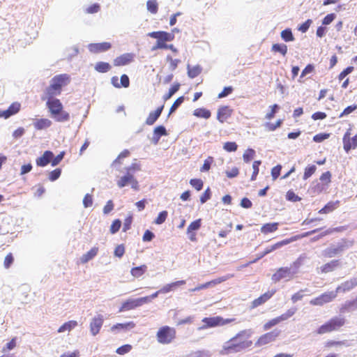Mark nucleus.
Here are the masks:
<instances>
[{
    "instance_id": "obj_1",
    "label": "nucleus",
    "mask_w": 357,
    "mask_h": 357,
    "mask_svg": "<svg viewBox=\"0 0 357 357\" xmlns=\"http://www.w3.org/2000/svg\"><path fill=\"white\" fill-rule=\"evenodd\" d=\"M252 335L251 330H243L238 333L234 337L224 343L222 347V354H229L231 353L241 352L245 349V344H235V342L238 341L243 337H249Z\"/></svg>"
},
{
    "instance_id": "obj_2",
    "label": "nucleus",
    "mask_w": 357,
    "mask_h": 357,
    "mask_svg": "<svg viewBox=\"0 0 357 357\" xmlns=\"http://www.w3.org/2000/svg\"><path fill=\"white\" fill-rule=\"evenodd\" d=\"M353 241L341 239L335 244L331 245L329 247L323 250L322 255L325 257L332 258L337 255H341L346 250L350 248L353 245Z\"/></svg>"
},
{
    "instance_id": "obj_3",
    "label": "nucleus",
    "mask_w": 357,
    "mask_h": 357,
    "mask_svg": "<svg viewBox=\"0 0 357 357\" xmlns=\"http://www.w3.org/2000/svg\"><path fill=\"white\" fill-rule=\"evenodd\" d=\"M345 322L346 319L344 317L341 316H335L319 326L317 330V333L323 335L334 331H337L345 324Z\"/></svg>"
},
{
    "instance_id": "obj_4",
    "label": "nucleus",
    "mask_w": 357,
    "mask_h": 357,
    "mask_svg": "<svg viewBox=\"0 0 357 357\" xmlns=\"http://www.w3.org/2000/svg\"><path fill=\"white\" fill-rule=\"evenodd\" d=\"M176 337V330L168 326L159 328L156 334V338L162 344H170Z\"/></svg>"
},
{
    "instance_id": "obj_5",
    "label": "nucleus",
    "mask_w": 357,
    "mask_h": 357,
    "mask_svg": "<svg viewBox=\"0 0 357 357\" xmlns=\"http://www.w3.org/2000/svg\"><path fill=\"white\" fill-rule=\"evenodd\" d=\"M147 36L157 39L158 47H160V49H167L166 42H170L174 38V34L163 31L150 32Z\"/></svg>"
},
{
    "instance_id": "obj_6",
    "label": "nucleus",
    "mask_w": 357,
    "mask_h": 357,
    "mask_svg": "<svg viewBox=\"0 0 357 357\" xmlns=\"http://www.w3.org/2000/svg\"><path fill=\"white\" fill-rule=\"evenodd\" d=\"M234 319H223L221 317H205L202 321L205 324L204 326L199 328V330L204 329L207 327H215L218 326H224L234 321Z\"/></svg>"
},
{
    "instance_id": "obj_7",
    "label": "nucleus",
    "mask_w": 357,
    "mask_h": 357,
    "mask_svg": "<svg viewBox=\"0 0 357 357\" xmlns=\"http://www.w3.org/2000/svg\"><path fill=\"white\" fill-rule=\"evenodd\" d=\"M337 297V294L335 291L325 292L319 296L312 299L310 303L312 305L321 306L326 303L331 302Z\"/></svg>"
},
{
    "instance_id": "obj_8",
    "label": "nucleus",
    "mask_w": 357,
    "mask_h": 357,
    "mask_svg": "<svg viewBox=\"0 0 357 357\" xmlns=\"http://www.w3.org/2000/svg\"><path fill=\"white\" fill-rule=\"evenodd\" d=\"M70 77L68 74H60L54 76L50 80L52 87L56 88L59 91L61 92V88L70 83Z\"/></svg>"
},
{
    "instance_id": "obj_9",
    "label": "nucleus",
    "mask_w": 357,
    "mask_h": 357,
    "mask_svg": "<svg viewBox=\"0 0 357 357\" xmlns=\"http://www.w3.org/2000/svg\"><path fill=\"white\" fill-rule=\"evenodd\" d=\"M298 237L297 236H295V237H293V238H289V239H284L283 241H281L280 242H278L276 243H275L274 245H271V246H268L267 248H266V249L264 250V251L260 254L258 255V257L257 258L253 261V262H255L257 260L259 259H261L262 257H264V256H266V255L269 254L270 252L281 248L282 246L283 245H286L289 243H290L291 242L294 241V240L297 239Z\"/></svg>"
},
{
    "instance_id": "obj_10",
    "label": "nucleus",
    "mask_w": 357,
    "mask_h": 357,
    "mask_svg": "<svg viewBox=\"0 0 357 357\" xmlns=\"http://www.w3.org/2000/svg\"><path fill=\"white\" fill-rule=\"evenodd\" d=\"M104 322L102 314H98L94 316L90 322L89 328L92 335L96 336L100 332Z\"/></svg>"
},
{
    "instance_id": "obj_11",
    "label": "nucleus",
    "mask_w": 357,
    "mask_h": 357,
    "mask_svg": "<svg viewBox=\"0 0 357 357\" xmlns=\"http://www.w3.org/2000/svg\"><path fill=\"white\" fill-rule=\"evenodd\" d=\"M146 298H130L123 303L119 311L124 312L128 311L136 307H140L144 304Z\"/></svg>"
},
{
    "instance_id": "obj_12",
    "label": "nucleus",
    "mask_w": 357,
    "mask_h": 357,
    "mask_svg": "<svg viewBox=\"0 0 357 357\" xmlns=\"http://www.w3.org/2000/svg\"><path fill=\"white\" fill-rule=\"evenodd\" d=\"M357 286V275H354L351 279L342 282L335 289V292L345 293L354 289Z\"/></svg>"
},
{
    "instance_id": "obj_13",
    "label": "nucleus",
    "mask_w": 357,
    "mask_h": 357,
    "mask_svg": "<svg viewBox=\"0 0 357 357\" xmlns=\"http://www.w3.org/2000/svg\"><path fill=\"white\" fill-rule=\"evenodd\" d=\"M294 275L289 267H281L272 275L271 279L274 282H277L284 278H292Z\"/></svg>"
},
{
    "instance_id": "obj_14",
    "label": "nucleus",
    "mask_w": 357,
    "mask_h": 357,
    "mask_svg": "<svg viewBox=\"0 0 357 357\" xmlns=\"http://www.w3.org/2000/svg\"><path fill=\"white\" fill-rule=\"evenodd\" d=\"M46 106L49 109L51 116L58 114V112H61V109H63L61 102L57 98L47 100L46 102Z\"/></svg>"
},
{
    "instance_id": "obj_15",
    "label": "nucleus",
    "mask_w": 357,
    "mask_h": 357,
    "mask_svg": "<svg viewBox=\"0 0 357 357\" xmlns=\"http://www.w3.org/2000/svg\"><path fill=\"white\" fill-rule=\"evenodd\" d=\"M111 47V43L103 42L100 43H91L89 45L88 49L91 52L99 53L109 50Z\"/></svg>"
},
{
    "instance_id": "obj_16",
    "label": "nucleus",
    "mask_w": 357,
    "mask_h": 357,
    "mask_svg": "<svg viewBox=\"0 0 357 357\" xmlns=\"http://www.w3.org/2000/svg\"><path fill=\"white\" fill-rule=\"evenodd\" d=\"M279 333L276 331H272L270 333H267L263 335H261L257 342L255 343L257 346H261L266 344L269 342H271L275 340V338L278 337Z\"/></svg>"
},
{
    "instance_id": "obj_17",
    "label": "nucleus",
    "mask_w": 357,
    "mask_h": 357,
    "mask_svg": "<svg viewBox=\"0 0 357 357\" xmlns=\"http://www.w3.org/2000/svg\"><path fill=\"white\" fill-rule=\"evenodd\" d=\"M54 157V153L51 151H45L43 154L36 159V165L39 167H45Z\"/></svg>"
},
{
    "instance_id": "obj_18",
    "label": "nucleus",
    "mask_w": 357,
    "mask_h": 357,
    "mask_svg": "<svg viewBox=\"0 0 357 357\" xmlns=\"http://www.w3.org/2000/svg\"><path fill=\"white\" fill-rule=\"evenodd\" d=\"M232 113V109L229 108L228 106H222L220 107L218 109L217 113V119L220 123H224L229 117L231 116Z\"/></svg>"
},
{
    "instance_id": "obj_19",
    "label": "nucleus",
    "mask_w": 357,
    "mask_h": 357,
    "mask_svg": "<svg viewBox=\"0 0 357 357\" xmlns=\"http://www.w3.org/2000/svg\"><path fill=\"white\" fill-rule=\"evenodd\" d=\"M275 291H268L260 296L259 298L255 299L251 304V308H255L263 303H264L266 301H267L268 299H270L273 294H275Z\"/></svg>"
},
{
    "instance_id": "obj_20",
    "label": "nucleus",
    "mask_w": 357,
    "mask_h": 357,
    "mask_svg": "<svg viewBox=\"0 0 357 357\" xmlns=\"http://www.w3.org/2000/svg\"><path fill=\"white\" fill-rule=\"evenodd\" d=\"M163 109L164 105H162L158 107L155 111L150 112L147 119H146V124L148 126L153 125L158 119L160 116Z\"/></svg>"
},
{
    "instance_id": "obj_21",
    "label": "nucleus",
    "mask_w": 357,
    "mask_h": 357,
    "mask_svg": "<svg viewBox=\"0 0 357 357\" xmlns=\"http://www.w3.org/2000/svg\"><path fill=\"white\" fill-rule=\"evenodd\" d=\"M133 59V55L130 53L123 54L114 60V64L116 66H126L130 63Z\"/></svg>"
},
{
    "instance_id": "obj_22",
    "label": "nucleus",
    "mask_w": 357,
    "mask_h": 357,
    "mask_svg": "<svg viewBox=\"0 0 357 357\" xmlns=\"http://www.w3.org/2000/svg\"><path fill=\"white\" fill-rule=\"evenodd\" d=\"M33 125L36 130H41L50 127L52 121L48 119H36L33 120Z\"/></svg>"
},
{
    "instance_id": "obj_23",
    "label": "nucleus",
    "mask_w": 357,
    "mask_h": 357,
    "mask_svg": "<svg viewBox=\"0 0 357 357\" xmlns=\"http://www.w3.org/2000/svg\"><path fill=\"white\" fill-rule=\"evenodd\" d=\"M185 284V280H178L176 282H174L169 284H167L160 289V291L163 294H167L172 291H174L176 288L181 285H183Z\"/></svg>"
},
{
    "instance_id": "obj_24",
    "label": "nucleus",
    "mask_w": 357,
    "mask_h": 357,
    "mask_svg": "<svg viewBox=\"0 0 357 357\" xmlns=\"http://www.w3.org/2000/svg\"><path fill=\"white\" fill-rule=\"evenodd\" d=\"M344 149L348 153L351 149H354L357 146V134L349 139H343Z\"/></svg>"
},
{
    "instance_id": "obj_25",
    "label": "nucleus",
    "mask_w": 357,
    "mask_h": 357,
    "mask_svg": "<svg viewBox=\"0 0 357 357\" xmlns=\"http://www.w3.org/2000/svg\"><path fill=\"white\" fill-rule=\"evenodd\" d=\"M134 178V175L132 173H126L122 176L116 182L117 186L120 188H124L126 185H130L131 181Z\"/></svg>"
},
{
    "instance_id": "obj_26",
    "label": "nucleus",
    "mask_w": 357,
    "mask_h": 357,
    "mask_svg": "<svg viewBox=\"0 0 357 357\" xmlns=\"http://www.w3.org/2000/svg\"><path fill=\"white\" fill-rule=\"evenodd\" d=\"M307 256L305 255H301L298 258L294 261L291 266L289 267L291 269V271L294 275L298 273V270L299 268L303 264L304 261L307 259Z\"/></svg>"
},
{
    "instance_id": "obj_27",
    "label": "nucleus",
    "mask_w": 357,
    "mask_h": 357,
    "mask_svg": "<svg viewBox=\"0 0 357 357\" xmlns=\"http://www.w3.org/2000/svg\"><path fill=\"white\" fill-rule=\"evenodd\" d=\"M61 94V92L59 91L56 88L52 87V84H50V86L45 89V97L43 98V100H51V99H56L55 96Z\"/></svg>"
},
{
    "instance_id": "obj_28",
    "label": "nucleus",
    "mask_w": 357,
    "mask_h": 357,
    "mask_svg": "<svg viewBox=\"0 0 357 357\" xmlns=\"http://www.w3.org/2000/svg\"><path fill=\"white\" fill-rule=\"evenodd\" d=\"M51 117L52 119H54L55 120V121H56V122L64 123V122H67L70 120V116L68 112L63 110V109H61V112H58V114L53 115Z\"/></svg>"
},
{
    "instance_id": "obj_29",
    "label": "nucleus",
    "mask_w": 357,
    "mask_h": 357,
    "mask_svg": "<svg viewBox=\"0 0 357 357\" xmlns=\"http://www.w3.org/2000/svg\"><path fill=\"white\" fill-rule=\"evenodd\" d=\"M339 266L338 260H332L331 261L326 263L324 266H321V273H329L333 271Z\"/></svg>"
},
{
    "instance_id": "obj_30",
    "label": "nucleus",
    "mask_w": 357,
    "mask_h": 357,
    "mask_svg": "<svg viewBox=\"0 0 357 357\" xmlns=\"http://www.w3.org/2000/svg\"><path fill=\"white\" fill-rule=\"evenodd\" d=\"M357 308V297L352 301H346L341 307L342 312H349Z\"/></svg>"
},
{
    "instance_id": "obj_31",
    "label": "nucleus",
    "mask_w": 357,
    "mask_h": 357,
    "mask_svg": "<svg viewBox=\"0 0 357 357\" xmlns=\"http://www.w3.org/2000/svg\"><path fill=\"white\" fill-rule=\"evenodd\" d=\"M98 249L97 248H93L86 254L83 255L80 258L82 263L85 264L92 259L98 253Z\"/></svg>"
},
{
    "instance_id": "obj_32",
    "label": "nucleus",
    "mask_w": 357,
    "mask_h": 357,
    "mask_svg": "<svg viewBox=\"0 0 357 357\" xmlns=\"http://www.w3.org/2000/svg\"><path fill=\"white\" fill-rule=\"evenodd\" d=\"M77 326L76 321L72 320L64 323L58 329V333H63L65 331H70Z\"/></svg>"
},
{
    "instance_id": "obj_33",
    "label": "nucleus",
    "mask_w": 357,
    "mask_h": 357,
    "mask_svg": "<svg viewBox=\"0 0 357 357\" xmlns=\"http://www.w3.org/2000/svg\"><path fill=\"white\" fill-rule=\"evenodd\" d=\"M340 202L335 201V202H329L327 203L324 208H322L321 210H319V213H328L331 211H333L334 209L337 208L339 206Z\"/></svg>"
},
{
    "instance_id": "obj_34",
    "label": "nucleus",
    "mask_w": 357,
    "mask_h": 357,
    "mask_svg": "<svg viewBox=\"0 0 357 357\" xmlns=\"http://www.w3.org/2000/svg\"><path fill=\"white\" fill-rule=\"evenodd\" d=\"M147 270V266L146 265H142L139 266L134 267L131 269L130 273L134 278H139L141 277Z\"/></svg>"
},
{
    "instance_id": "obj_35",
    "label": "nucleus",
    "mask_w": 357,
    "mask_h": 357,
    "mask_svg": "<svg viewBox=\"0 0 357 357\" xmlns=\"http://www.w3.org/2000/svg\"><path fill=\"white\" fill-rule=\"evenodd\" d=\"M278 222L266 223L261 227V231L263 234H266L276 231L278 229Z\"/></svg>"
},
{
    "instance_id": "obj_36",
    "label": "nucleus",
    "mask_w": 357,
    "mask_h": 357,
    "mask_svg": "<svg viewBox=\"0 0 357 357\" xmlns=\"http://www.w3.org/2000/svg\"><path fill=\"white\" fill-rule=\"evenodd\" d=\"M193 115H195L197 117L208 119L211 117V114L208 109H206L205 108H198L194 111Z\"/></svg>"
},
{
    "instance_id": "obj_37",
    "label": "nucleus",
    "mask_w": 357,
    "mask_h": 357,
    "mask_svg": "<svg viewBox=\"0 0 357 357\" xmlns=\"http://www.w3.org/2000/svg\"><path fill=\"white\" fill-rule=\"evenodd\" d=\"M187 69L188 75L192 79L197 77L202 72V68L199 65L193 66L192 68H191L190 65H188Z\"/></svg>"
},
{
    "instance_id": "obj_38",
    "label": "nucleus",
    "mask_w": 357,
    "mask_h": 357,
    "mask_svg": "<svg viewBox=\"0 0 357 357\" xmlns=\"http://www.w3.org/2000/svg\"><path fill=\"white\" fill-rule=\"evenodd\" d=\"M280 36L282 39L285 42L294 41L295 39L292 31L289 28H287L284 30L282 31Z\"/></svg>"
},
{
    "instance_id": "obj_39",
    "label": "nucleus",
    "mask_w": 357,
    "mask_h": 357,
    "mask_svg": "<svg viewBox=\"0 0 357 357\" xmlns=\"http://www.w3.org/2000/svg\"><path fill=\"white\" fill-rule=\"evenodd\" d=\"M111 69V66L109 63L100 61L95 66V70L99 73H107Z\"/></svg>"
},
{
    "instance_id": "obj_40",
    "label": "nucleus",
    "mask_w": 357,
    "mask_h": 357,
    "mask_svg": "<svg viewBox=\"0 0 357 357\" xmlns=\"http://www.w3.org/2000/svg\"><path fill=\"white\" fill-rule=\"evenodd\" d=\"M287 46L285 44L275 43L272 45L271 50L275 52H279L283 56L287 53Z\"/></svg>"
},
{
    "instance_id": "obj_41",
    "label": "nucleus",
    "mask_w": 357,
    "mask_h": 357,
    "mask_svg": "<svg viewBox=\"0 0 357 357\" xmlns=\"http://www.w3.org/2000/svg\"><path fill=\"white\" fill-rule=\"evenodd\" d=\"M134 327V324L132 322H129L126 324H117L112 326L111 331H116L119 330L126 331L128 328H132Z\"/></svg>"
},
{
    "instance_id": "obj_42",
    "label": "nucleus",
    "mask_w": 357,
    "mask_h": 357,
    "mask_svg": "<svg viewBox=\"0 0 357 357\" xmlns=\"http://www.w3.org/2000/svg\"><path fill=\"white\" fill-rule=\"evenodd\" d=\"M147 10L152 14H155L158 10V4L156 0H148L146 2Z\"/></svg>"
},
{
    "instance_id": "obj_43",
    "label": "nucleus",
    "mask_w": 357,
    "mask_h": 357,
    "mask_svg": "<svg viewBox=\"0 0 357 357\" xmlns=\"http://www.w3.org/2000/svg\"><path fill=\"white\" fill-rule=\"evenodd\" d=\"M202 225V220L197 219L193 222H192L190 225L188 227L187 233H190L191 231L194 232L199 229Z\"/></svg>"
},
{
    "instance_id": "obj_44",
    "label": "nucleus",
    "mask_w": 357,
    "mask_h": 357,
    "mask_svg": "<svg viewBox=\"0 0 357 357\" xmlns=\"http://www.w3.org/2000/svg\"><path fill=\"white\" fill-rule=\"evenodd\" d=\"M180 88V84L176 83L172 86L169 89V91L167 94L163 96L165 100H167L169 99L174 93H176Z\"/></svg>"
},
{
    "instance_id": "obj_45",
    "label": "nucleus",
    "mask_w": 357,
    "mask_h": 357,
    "mask_svg": "<svg viewBox=\"0 0 357 357\" xmlns=\"http://www.w3.org/2000/svg\"><path fill=\"white\" fill-rule=\"evenodd\" d=\"M308 291H309V290L307 289H301L300 291H298V292L295 293L294 294H293L291 296V301L294 303H295L297 301L302 300V298L304 296V293L308 292Z\"/></svg>"
},
{
    "instance_id": "obj_46",
    "label": "nucleus",
    "mask_w": 357,
    "mask_h": 357,
    "mask_svg": "<svg viewBox=\"0 0 357 357\" xmlns=\"http://www.w3.org/2000/svg\"><path fill=\"white\" fill-rule=\"evenodd\" d=\"M283 321L282 319L280 318V316L277 317L270 321H268L267 323H266L264 326V329L265 331L270 329L271 327L278 324L279 323Z\"/></svg>"
},
{
    "instance_id": "obj_47",
    "label": "nucleus",
    "mask_w": 357,
    "mask_h": 357,
    "mask_svg": "<svg viewBox=\"0 0 357 357\" xmlns=\"http://www.w3.org/2000/svg\"><path fill=\"white\" fill-rule=\"evenodd\" d=\"M213 162V158L208 156L204 162L202 167L200 168L202 172H208L211 169V166Z\"/></svg>"
},
{
    "instance_id": "obj_48",
    "label": "nucleus",
    "mask_w": 357,
    "mask_h": 357,
    "mask_svg": "<svg viewBox=\"0 0 357 357\" xmlns=\"http://www.w3.org/2000/svg\"><path fill=\"white\" fill-rule=\"evenodd\" d=\"M255 151L252 149H248L243 155L245 162H249L255 156Z\"/></svg>"
},
{
    "instance_id": "obj_49",
    "label": "nucleus",
    "mask_w": 357,
    "mask_h": 357,
    "mask_svg": "<svg viewBox=\"0 0 357 357\" xmlns=\"http://www.w3.org/2000/svg\"><path fill=\"white\" fill-rule=\"evenodd\" d=\"M317 167L314 165H310L305 169L303 179L309 178L316 171Z\"/></svg>"
},
{
    "instance_id": "obj_50",
    "label": "nucleus",
    "mask_w": 357,
    "mask_h": 357,
    "mask_svg": "<svg viewBox=\"0 0 357 357\" xmlns=\"http://www.w3.org/2000/svg\"><path fill=\"white\" fill-rule=\"evenodd\" d=\"M312 185V189L315 193H321L328 188V186H325L324 184L318 182H313Z\"/></svg>"
},
{
    "instance_id": "obj_51",
    "label": "nucleus",
    "mask_w": 357,
    "mask_h": 357,
    "mask_svg": "<svg viewBox=\"0 0 357 357\" xmlns=\"http://www.w3.org/2000/svg\"><path fill=\"white\" fill-rule=\"evenodd\" d=\"M168 215V213L167 211H162L159 213L158 217L154 220V223L156 225H161L167 219Z\"/></svg>"
},
{
    "instance_id": "obj_52",
    "label": "nucleus",
    "mask_w": 357,
    "mask_h": 357,
    "mask_svg": "<svg viewBox=\"0 0 357 357\" xmlns=\"http://www.w3.org/2000/svg\"><path fill=\"white\" fill-rule=\"evenodd\" d=\"M183 100H184V97L183 96H181L179 98H178L174 102V103L172 104V107H170V109H169V114H168V116L172 114L174 112H175L177 108L183 102Z\"/></svg>"
},
{
    "instance_id": "obj_53",
    "label": "nucleus",
    "mask_w": 357,
    "mask_h": 357,
    "mask_svg": "<svg viewBox=\"0 0 357 357\" xmlns=\"http://www.w3.org/2000/svg\"><path fill=\"white\" fill-rule=\"evenodd\" d=\"M238 145L234 142H227L223 145V149L227 152H234L237 150Z\"/></svg>"
},
{
    "instance_id": "obj_54",
    "label": "nucleus",
    "mask_w": 357,
    "mask_h": 357,
    "mask_svg": "<svg viewBox=\"0 0 357 357\" xmlns=\"http://www.w3.org/2000/svg\"><path fill=\"white\" fill-rule=\"evenodd\" d=\"M190 184L195 188L197 191H199L202 189L204 183L199 178H192L190 181Z\"/></svg>"
},
{
    "instance_id": "obj_55",
    "label": "nucleus",
    "mask_w": 357,
    "mask_h": 357,
    "mask_svg": "<svg viewBox=\"0 0 357 357\" xmlns=\"http://www.w3.org/2000/svg\"><path fill=\"white\" fill-rule=\"evenodd\" d=\"M331 173L329 171H327L324 173H323L319 179L321 181H322L325 185V186H328V184L331 183Z\"/></svg>"
},
{
    "instance_id": "obj_56",
    "label": "nucleus",
    "mask_w": 357,
    "mask_h": 357,
    "mask_svg": "<svg viewBox=\"0 0 357 357\" xmlns=\"http://www.w3.org/2000/svg\"><path fill=\"white\" fill-rule=\"evenodd\" d=\"M121 227V221L119 219L114 220L110 227V232L116 234Z\"/></svg>"
},
{
    "instance_id": "obj_57",
    "label": "nucleus",
    "mask_w": 357,
    "mask_h": 357,
    "mask_svg": "<svg viewBox=\"0 0 357 357\" xmlns=\"http://www.w3.org/2000/svg\"><path fill=\"white\" fill-rule=\"evenodd\" d=\"M297 311V308L294 307L289 309L285 313L280 315V318L282 321L287 320L289 318L292 317Z\"/></svg>"
},
{
    "instance_id": "obj_58",
    "label": "nucleus",
    "mask_w": 357,
    "mask_h": 357,
    "mask_svg": "<svg viewBox=\"0 0 357 357\" xmlns=\"http://www.w3.org/2000/svg\"><path fill=\"white\" fill-rule=\"evenodd\" d=\"M261 165L260 160H255L252 164L253 172L251 176V181H255L259 174V167Z\"/></svg>"
},
{
    "instance_id": "obj_59",
    "label": "nucleus",
    "mask_w": 357,
    "mask_h": 357,
    "mask_svg": "<svg viewBox=\"0 0 357 357\" xmlns=\"http://www.w3.org/2000/svg\"><path fill=\"white\" fill-rule=\"evenodd\" d=\"M61 174V169L60 168H56L50 173L49 179L51 181H55L60 177Z\"/></svg>"
},
{
    "instance_id": "obj_60",
    "label": "nucleus",
    "mask_w": 357,
    "mask_h": 357,
    "mask_svg": "<svg viewBox=\"0 0 357 357\" xmlns=\"http://www.w3.org/2000/svg\"><path fill=\"white\" fill-rule=\"evenodd\" d=\"M211 191L209 187H208L200 197V202L202 204L206 203L208 199H211Z\"/></svg>"
},
{
    "instance_id": "obj_61",
    "label": "nucleus",
    "mask_w": 357,
    "mask_h": 357,
    "mask_svg": "<svg viewBox=\"0 0 357 357\" xmlns=\"http://www.w3.org/2000/svg\"><path fill=\"white\" fill-rule=\"evenodd\" d=\"M20 104L17 102L12 103L8 108L12 116L16 114L20 109Z\"/></svg>"
},
{
    "instance_id": "obj_62",
    "label": "nucleus",
    "mask_w": 357,
    "mask_h": 357,
    "mask_svg": "<svg viewBox=\"0 0 357 357\" xmlns=\"http://www.w3.org/2000/svg\"><path fill=\"white\" fill-rule=\"evenodd\" d=\"M153 134L161 137L162 136L166 135L167 130L163 126H158L154 128Z\"/></svg>"
},
{
    "instance_id": "obj_63",
    "label": "nucleus",
    "mask_w": 357,
    "mask_h": 357,
    "mask_svg": "<svg viewBox=\"0 0 357 357\" xmlns=\"http://www.w3.org/2000/svg\"><path fill=\"white\" fill-rule=\"evenodd\" d=\"M65 155L64 151H61L59 154H58L56 157H53L51 160V165L52 167H55L59 164V162L63 160Z\"/></svg>"
},
{
    "instance_id": "obj_64",
    "label": "nucleus",
    "mask_w": 357,
    "mask_h": 357,
    "mask_svg": "<svg viewBox=\"0 0 357 357\" xmlns=\"http://www.w3.org/2000/svg\"><path fill=\"white\" fill-rule=\"evenodd\" d=\"M186 357H211V354L208 351H198Z\"/></svg>"
}]
</instances>
